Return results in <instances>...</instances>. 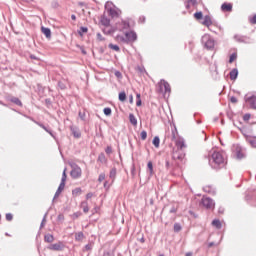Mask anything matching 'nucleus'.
Here are the masks:
<instances>
[{"instance_id":"nucleus-1","label":"nucleus","mask_w":256,"mask_h":256,"mask_svg":"<svg viewBox=\"0 0 256 256\" xmlns=\"http://www.w3.org/2000/svg\"><path fill=\"white\" fill-rule=\"evenodd\" d=\"M225 163V154L223 152L215 151L209 159V165L212 169H221V167H225Z\"/></svg>"},{"instance_id":"nucleus-2","label":"nucleus","mask_w":256,"mask_h":256,"mask_svg":"<svg viewBox=\"0 0 256 256\" xmlns=\"http://www.w3.org/2000/svg\"><path fill=\"white\" fill-rule=\"evenodd\" d=\"M202 45L207 49L208 51H213L215 49V39L211 37L209 34H204L202 36Z\"/></svg>"},{"instance_id":"nucleus-3","label":"nucleus","mask_w":256,"mask_h":256,"mask_svg":"<svg viewBox=\"0 0 256 256\" xmlns=\"http://www.w3.org/2000/svg\"><path fill=\"white\" fill-rule=\"evenodd\" d=\"M67 181V168L64 169L63 173H62V179L61 182L59 184V187L54 195V200L57 199L59 197V195H61V193H63V189H65V182Z\"/></svg>"},{"instance_id":"nucleus-4","label":"nucleus","mask_w":256,"mask_h":256,"mask_svg":"<svg viewBox=\"0 0 256 256\" xmlns=\"http://www.w3.org/2000/svg\"><path fill=\"white\" fill-rule=\"evenodd\" d=\"M125 37L123 36L120 37V41H122V43H129V42L133 43L137 41V33H135V31L125 32Z\"/></svg>"},{"instance_id":"nucleus-5","label":"nucleus","mask_w":256,"mask_h":256,"mask_svg":"<svg viewBox=\"0 0 256 256\" xmlns=\"http://www.w3.org/2000/svg\"><path fill=\"white\" fill-rule=\"evenodd\" d=\"M244 101L249 105L250 109H256V93H248L244 97Z\"/></svg>"},{"instance_id":"nucleus-6","label":"nucleus","mask_w":256,"mask_h":256,"mask_svg":"<svg viewBox=\"0 0 256 256\" xmlns=\"http://www.w3.org/2000/svg\"><path fill=\"white\" fill-rule=\"evenodd\" d=\"M107 13L112 19H119L123 12L117 6H113L107 9Z\"/></svg>"},{"instance_id":"nucleus-7","label":"nucleus","mask_w":256,"mask_h":256,"mask_svg":"<svg viewBox=\"0 0 256 256\" xmlns=\"http://www.w3.org/2000/svg\"><path fill=\"white\" fill-rule=\"evenodd\" d=\"M71 167H72V170L70 172V176L72 177V179H79L83 174L81 167H79V165L77 164H73Z\"/></svg>"},{"instance_id":"nucleus-8","label":"nucleus","mask_w":256,"mask_h":256,"mask_svg":"<svg viewBox=\"0 0 256 256\" xmlns=\"http://www.w3.org/2000/svg\"><path fill=\"white\" fill-rule=\"evenodd\" d=\"M131 29V24L127 20H121V22L116 23L117 31H129Z\"/></svg>"},{"instance_id":"nucleus-9","label":"nucleus","mask_w":256,"mask_h":256,"mask_svg":"<svg viewBox=\"0 0 256 256\" xmlns=\"http://www.w3.org/2000/svg\"><path fill=\"white\" fill-rule=\"evenodd\" d=\"M201 204L206 209H215V202L209 197H203L201 200Z\"/></svg>"},{"instance_id":"nucleus-10","label":"nucleus","mask_w":256,"mask_h":256,"mask_svg":"<svg viewBox=\"0 0 256 256\" xmlns=\"http://www.w3.org/2000/svg\"><path fill=\"white\" fill-rule=\"evenodd\" d=\"M48 249L50 251H63L65 249V243L59 241L57 243L51 244Z\"/></svg>"},{"instance_id":"nucleus-11","label":"nucleus","mask_w":256,"mask_h":256,"mask_svg":"<svg viewBox=\"0 0 256 256\" xmlns=\"http://www.w3.org/2000/svg\"><path fill=\"white\" fill-rule=\"evenodd\" d=\"M172 159H174V161H183V159H185V154L181 150H177L173 152Z\"/></svg>"},{"instance_id":"nucleus-12","label":"nucleus","mask_w":256,"mask_h":256,"mask_svg":"<svg viewBox=\"0 0 256 256\" xmlns=\"http://www.w3.org/2000/svg\"><path fill=\"white\" fill-rule=\"evenodd\" d=\"M202 25H205V27H208L209 31H213L211 26L213 25V20H211V16L206 15L204 17V20L202 21Z\"/></svg>"},{"instance_id":"nucleus-13","label":"nucleus","mask_w":256,"mask_h":256,"mask_svg":"<svg viewBox=\"0 0 256 256\" xmlns=\"http://www.w3.org/2000/svg\"><path fill=\"white\" fill-rule=\"evenodd\" d=\"M160 89H164V93H168V95L171 93V85L165 80H161Z\"/></svg>"},{"instance_id":"nucleus-14","label":"nucleus","mask_w":256,"mask_h":256,"mask_svg":"<svg viewBox=\"0 0 256 256\" xmlns=\"http://www.w3.org/2000/svg\"><path fill=\"white\" fill-rule=\"evenodd\" d=\"M70 131L73 137H75L76 139H79V137H81V131H79V128L75 126H70Z\"/></svg>"},{"instance_id":"nucleus-15","label":"nucleus","mask_w":256,"mask_h":256,"mask_svg":"<svg viewBox=\"0 0 256 256\" xmlns=\"http://www.w3.org/2000/svg\"><path fill=\"white\" fill-rule=\"evenodd\" d=\"M34 123H36V125H38L42 129H44V131H46V133H49V135H51V137H53V139H55V134H53V131H51V129L47 128L45 125L41 124L40 122L34 121Z\"/></svg>"},{"instance_id":"nucleus-16","label":"nucleus","mask_w":256,"mask_h":256,"mask_svg":"<svg viewBox=\"0 0 256 256\" xmlns=\"http://www.w3.org/2000/svg\"><path fill=\"white\" fill-rule=\"evenodd\" d=\"M221 10L230 13V11H233V4H231V3H223L221 5Z\"/></svg>"},{"instance_id":"nucleus-17","label":"nucleus","mask_w":256,"mask_h":256,"mask_svg":"<svg viewBox=\"0 0 256 256\" xmlns=\"http://www.w3.org/2000/svg\"><path fill=\"white\" fill-rule=\"evenodd\" d=\"M176 147L178 149V151H183V149H185V140L183 139H179L176 141Z\"/></svg>"},{"instance_id":"nucleus-18","label":"nucleus","mask_w":256,"mask_h":256,"mask_svg":"<svg viewBox=\"0 0 256 256\" xmlns=\"http://www.w3.org/2000/svg\"><path fill=\"white\" fill-rule=\"evenodd\" d=\"M239 76V70L237 68H234L230 71V79L231 81H235L237 77Z\"/></svg>"},{"instance_id":"nucleus-19","label":"nucleus","mask_w":256,"mask_h":256,"mask_svg":"<svg viewBox=\"0 0 256 256\" xmlns=\"http://www.w3.org/2000/svg\"><path fill=\"white\" fill-rule=\"evenodd\" d=\"M117 177V168H112L109 173V178L111 179L112 183H115V179Z\"/></svg>"},{"instance_id":"nucleus-20","label":"nucleus","mask_w":256,"mask_h":256,"mask_svg":"<svg viewBox=\"0 0 256 256\" xmlns=\"http://www.w3.org/2000/svg\"><path fill=\"white\" fill-rule=\"evenodd\" d=\"M101 25H103L104 27H109V25H111V20L105 16L101 17L100 20Z\"/></svg>"},{"instance_id":"nucleus-21","label":"nucleus","mask_w":256,"mask_h":256,"mask_svg":"<svg viewBox=\"0 0 256 256\" xmlns=\"http://www.w3.org/2000/svg\"><path fill=\"white\" fill-rule=\"evenodd\" d=\"M247 143H249V145H251V147H255L256 148V137H251L248 136L246 138Z\"/></svg>"},{"instance_id":"nucleus-22","label":"nucleus","mask_w":256,"mask_h":256,"mask_svg":"<svg viewBox=\"0 0 256 256\" xmlns=\"http://www.w3.org/2000/svg\"><path fill=\"white\" fill-rule=\"evenodd\" d=\"M45 243H53L55 241V237L52 234H46L44 236Z\"/></svg>"},{"instance_id":"nucleus-23","label":"nucleus","mask_w":256,"mask_h":256,"mask_svg":"<svg viewBox=\"0 0 256 256\" xmlns=\"http://www.w3.org/2000/svg\"><path fill=\"white\" fill-rule=\"evenodd\" d=\"M42 33L47 39H51V29L42 27Z\"/></svg>"},{"instance_id":"nucleus-24","label":"nucleus","mask_w":256,"mask_h":256,"mask_svg":"<svg viewBox=\"0 0 256 256\" xmlns=\"http://www.w3.org/2000/svg\"><path fill=\"white\" fill-rule=\"evenodd\" d=\"M85 239V234L83 232L75 233V241H83Z\"/></svg>"},{"instance_id":"nucleus-25","label":"nucleus","mask_w":256,"mask_h":256,"mask_svg":"<svg viewBox=\"0 0 256 256\" xmlns=\"http://www.w3.org/2000/svg\"><path fill=\"white\" fill-rule=\"evenodd\" d=\"M154 147H156V149H159V145L161 143V139L159 138V136H155L153 138V141H152Z\"/></svg>"},{"instance_id":"nucleus-26","label":"nucleus","mask_w":256,"mask_h":256,"mask_svg":"<svg viewBox=\"0 0 256 256\" xmlns=\"http://www.w3.org/2000/svg\"><path fill=\"white\" fill-rule=\"evenodd\" d=\"M98 161L103 164H107V157H105L104 153H100L98 156Z\"/></svg>"},{"instance_id":"nucleus-27","label":"nucleus","mask_w":256,"mask_h":256,"mask_svg":"<svg viewBox=\"0 0 256 256\" xmlns=\"http://www.w3.org/2000/svg\"><path fill=\"white\" fill-rule=\"evenodd\" d=\"M10 101H11L12 103H15V105H18V107H22V106H23V103H22L21 100H19V98H17V97L11 98Z\"/></svg>"},{"instance_id":"nucleus-28","label":"nucleus","mask_w":256,"mask_h":256,"mask_svg":"<svg viewBox=\"0 0 256 256\" xmlns=\"http://www.w3.org/2000/svg\"><path fill=\"white\" fill-rule=\"evenodd\" d=\"M129 121H130L131 125H134V126L137 125V118L135 117L134 114H129Z\"/></svg>"},{"instance_id":"nucleus-29","label":"nucleus","mask_w":256,"mask_h":256,"mask_svg":"<svg viewBox=\"0 0 256 256\" xmlns=\"http://www.w3.org/2000/svg\"><path fill=\"white\" fill-rule=\"evenodd\" d=\"M212 225H213V227H216V229H221V227H222L221 221L218 219L213 220Z\"/></svg>"},{"instance_id":"nucleus-30","label":"nucleus","mask_w":256,"mask_h":256,"mask_svg":"<svg viewBox=\"0 0 256 256\" xmlns=\"http://www.w3.org/2000/svg\"><path fill=\"white\" fill-rule=\"evenodd\" d=\"M81 207H82L84 213H89V205H88L87 201L82 202Z\"/></svg>"},{"instance_id":"nucleus-31","label":"nucleus","mask_w":256,"mask_h":256,"mask_svg":"<svg viewBox=\"0 0 256 256\" xmlns=\"http://www.w3.org/2000/svg\"><path fill=\"white\" fill-rule=\"evenodd\" d=\"M108 47H109V49H112L113 51H117V52L121 51V48H119V45H117V44L110 43L108 45Z\"/></svg>"},{"instance_id":"nucleus-32","label":"nucleus","mask_w":256,"mask_h":256,"mask_svg":"<svg viewBox=\"0 0 256 256\" xmlns=\"http://www.w3.org/2000/svg\"><path fill=\"white\" fill-rule=\"evenodd\" d=\"M47 215H49L48 212H46L43 216L42 222L40 224V229H43V227H45V223H47Z\"/></svg>"},{"instance_id":"nucleus-33","label":"nucleus","mask_w":256,"mask_h":256,"mask_svg":"<svg viewBox=\"0 0 256 256\" xmlns=\"http://www.w3.org/2000/svg\"><path fill=\"white\" fill-rule=\"evenodd\" d=\"M127 99V94L125 92H120L119 93V101H125Z\"/></svg>"},{"instance_id":"nucleus-34","label":"nucleus","mask_w":256,"mask_h":256,"mask_svg":"<svg viewBox=\"0 0 256 256\" xmlns=\"http://www.w3.org/2000/svg\"><path fill=\"white\" fill-rule=\"evenodd\" d=\"M148 170H149V174L153 175V162L149 161L147 164Z\"/></svg>"},{"instance_id":"nucleus-35","label":"nucleus","mask_w":256,"mask_h":256,"mask_svg":"<svg viewBox=\"0 0 256 256\" xmlns=\"http://www.w3.org/2000/svg\"><path fill=\"white\" fill-rule=\"evenodd\" d=\"M103 113H104V115L109 117L112 113L111 108H109V107L104 108Z\"/></svg>"},{"instance_id":"nucleus-36","label":"nucleus","mask_w":256,"mask_h":256,"mask_svg":"<svg viewBox=\"0 0 256 256\" xmlns=\"http://www.w3.org/2000/svg\"><path fill=\"white\" fill-rule=\"evenodd\" d=\"M181 229H182L181 224H179V223L174 224L175 233H179V231H181Z\"/></svg>"},{"instance_id":"nucleus-37","label":"nucleus","mask_w":256,"mask_h":256,"mask_svg":"<svg viewBox=\"0 0 256 256\" xmlns=\"http://www.w3.org/2000/svg\"><path fill=\"white\" fill-rule=\"evenodd\" d=\"M136 105H137V107H141V94H137L136 95Z\"/></svg>"},{"instance_id":"nucleus-38","label":"nucleus","mask_w":256,"mask_h":256,"mask_svg":"<svg viewBox=\"0 0 256 256\" xmlns=\"http://www.w3.org/2000/svg\"><path fill=\"white\" fill-rule=\"evenodd\" d=\"M82 190L81 188H76L72 191V195H81Z\"/></svg>"},{"instance_id":"nucleus-39","label":"nucleus","mask_w":256,"mask_h":256,"mask_svg":"<svg viewBox=\"0 0 256 256\" xmlns=\"http://www.w3.org/2000/svg\"><path fill=\"white\" fill-rule=\"evenodd\" d=\"M195 19H203V12H196L194 14Z\"/></svg>"},{"instance_id":"nucleus-40","label":"nucleus","mask_w":256,"mask_h":256,"mask_svg":"<svg viewBox=\"0 0 256 256\" xmlns=\"http://www.w3.org/2000/svg\"><path fill=\"white\" fill-rule=\"evenodd\" d=\"M235 59H237V53H232L230 55L229 63H233V61H235Z\"/></svg>"},{"instance_id":"nucleus-41","label":"nucleus","mask_w":256,"mask_h":256,"mask_svg":"<svg viewBox=\"0 0 256 256\" xmlns=\"http://www.w3.org/2000/svg\"><path fill=\"white\" fill-rule=\"evenodd\" d=\"M140 137H141L142 141H145V139H147V131L143 130L140 133Z\"/></svg>"},{"instance_id":"nucleus-42","label":"nucleus","mask_w":256,"mask_h":256,"mask_svg":"<svg viewBox=\"0 0 256 256\" xmlns=\"http://www.w3.org/2000/svg\"><path fill=\"white\" fill-rule=\"evenodd\" d=\"M89 29L87 27H80L79 35L83 36V33H87Z\"/></svg>"},{"instance_id":"nucleus-43","label":"nucleus","mask_w":256,"mask_h":256,"mask_svg":"<svg viewBox=\"0 0 256 256\" xmlns=\"http://www.w3.org/2000/svg\"><path fill=\"white\" fill-rule=\"evenodd\" d=\"M106 155H111L113 153V148L111 146H107L105 149Z\"/></svg>"},{"instance_id":"nucleus-44","label":"nucleus","mask_w":256,"mask_h":256,"mask_svg":"<svg viewBox=\"0 0 256 256\" xmlns=\"http://www.w3.org/2000/svg\"><path fill=\"white\" fill-rule=\"evenodd\" d=\"M58 87L59 89L65 90L67 89V86L65 85V83H63L62 81L58 82Z\"/></svg>"},{"instance_id":"nucleus-45","label":"nucleus","mask_w":256,"mask_h":256,"mask_svg":"<svg viewBox=\"0 0 256 256\" xmlns=\"http://www.w3.org/2000/svg\"><path fill=\"white\" fill-rule=\"evenodd\" d=\"M111 185H113L112 182H111V184H109V181H105V182H104V189H106V190L111 189Z\"/></svg>"},{"instance_id":"nucleus-46","label":"nucleus","mask_w":256,"mask_h":256,"mask_svg":"<svg viewBox=\"0 0 256 256\" xmlns=\"http://www.w3.org/2000/svg\"><path fill=\"white\" fill-rule=\"evenodd\" d=\"M99 183H102V181H105V173H101L98 177Z\"/></svg>"},{"instance_id":"nucleus-47","label":"nucleus","mask_w":256,"mask_h":256,"mask_svg":"<svg viewBox=\"0 0 256 256\" xmlns=\"http://www.w3.org/2000/svg\"><path fill=\"white\" fill-rule=\"evenodd\" d=\"M6 221H13V214L7 213L6 214Z\"/></svg>"},{"instance_id":"nucleus-48","label":"nucleus","mask_w":256,"mask_h":256,"mask_svg":"<svg viewBox=\"0 0 256 256\" xmlns=\"http://www.w3.org/2000/svg\"><path fill=\"white\" fill-rule=\"evenodd\" d=\"M188 3H190L192 5V7H197V5H198L197 0H188Z\"/></svg>"},{"instance_id":"nucleus-49","label":"nucleus","mask_w":256,"mask_h":256,"mask_svg":"<svg viewBox=\"0 0 256 256\" xmlns=\"http://www.w3.org/2000/svg\"><path fill=\"white\" fill-rule=\"evenodd\" d=\"M93 249V246L91 244H86L84 247V251H91Z\"/></svg>"},{"instance_id":"nucleus-50","label":"nucleus","mask_w":256,"mask_h":256,"mask_svg":"<svg viewBox=\"0 0 256 256\" xmlns=\"http://www.w3.org/2000/svg\"><path fill=\"white\" fill-rule=\"evenodd\" d=\"M249 119H251V114L247 113L243 116L244 121H249Z\"/></svg>"},{"instance_id":"nucleus-51","label":"nucleus","mask_w":256,"mask_h":256,"mask_svg":"<svg viewBox=\"0 0 256 256\" xmlns=\"http://www.w3.org/2000/svg\"><path fill=\"white\" fill-rule=\"evenodd\" d=\"M78 115H79V117H80V119L82 120V121H85V112H79L78 113Z\"/></svg>"},{"instance_id":"nucleus-52","label":"nucleus","mask_w":256,"mask_h":256,"mask_svg":"<svg viewBox=\"0 0 256 256\" xmlns=\"http://www.w3.org/2000/svg\"><path fill=\"white\" fill-rule=\"evenodd\" d=\"M250 23H252V25H256V14L250 18Z\"/></svg>"},{"instance_id":"nucleus-53","label":"nucleus","mask_w":256,"mask_h":256,"mask_svg":"<svg viewBox=\"0 0 256 256\" xmlns=\"http://www.w3.org/2000/svg\"><path fill=\"white\" fill-rule=\"evenodd\" d=\"M64 219H65V216L63 214H59L57 217L58 221H64Z\"/></svg>"},{"instance_id":"nucleus-54","label":"nucleus","mask_w":256,"mask_h":256,"mask_svg":"<svg viewBox=\"0 0 256 256\" xmlns=\"http://www.w3.org/2000/svg\"><path fill=\"white\" fill-rule=\"evenodd\" d=\"M243 153H241V151L237 152V159H243Z\"/></svg>"},{"instance_id":"nucleus-55","label":"nucleus","mask_w":256,"mask_h":256,"mask_svg":"<svg viewBox=\"0 0 256 256\" xmlns=\"http://www.w3.org/2000/svg\"><path fill=\"white\" fill-rule=\"evenodd\" d=\"M165 167L166 169H171V163L168 160H166Z\"/></svg>"},{"instance_id":"nucleus-56","label":"nucleus","mask_w":256,"mask_h":256,"mask_svg":"<svg viewBox=\"0 0 256 256\" xmlns=\"http://www.w3.org/2000/svg\"><path fill=\"white\" fill-rule=\"evenodd\" d=\"M139 23H145V16L139 17Z\"/></svg>"},{"instance_id":"nucleus-57","label":"nucleus","mask_w":256,"mask_h":256,"mask_svg":"<svg viewBox=\"0 0 256 256\" xmlns=\"http://www.w3.org/2000/svg\"><path fill=\"white\" fill-rule=\"evenodd\" d=\"M231 103H237V98L235 96H232L230 98Z\"/></svg>"},{"instance_id":"nucleus-58","label":"nucleus","mask_w":256,"mask_h":256,"mask_svg":"<svg viewBox=\"0 0 256 256\" xmlns=\"http://www.w3.org/2000/svg\"><path fill=\"white\" fill-rule=\"evenodd\" d=\"M91 197H93V193L89 192L86 194V199H91Z\"/></svg>"},{"instance_id":"nucleus-59","label":"nucleus","mask_w":256,"mask_h":256,"mask_svg":"<svg viewBox=\"0 0 256 256\" xmlns=\"http://www.w3.org/2000/svg\"><path fill=\"white\" fill-rule=\"evenodd\" d=\"M186 9H191V3H189L188 0L186 1Z\"/></svg>"},{"instance_id":"nucleus-60","label":"nucleus","mask_w":256,"mask_h":256,"mask_svg":"<svg viewBox=\"0 0 256 256\" xmlns=\"http://www.w3.org/2000/svg\"><path fill=\"white\" fill-rule=\"evenodd\" d=\"M234 39H236V41H243V40H241V37L239 35H235Z\"/></svg>"},{"instance_id":"nucleus-61","label":"nucleus","mask_w":256,"mask_h":256,"mask_svg":"<svg viewBox=\"0 0 256 256\" xmlns=\"http://www.w3.org/2000/svg\"><path fill=\"white\" fill-rule=\"evenodd\" d=\"M71 19H72V21H76L77 20V16H75V14H72L71 15Z\"/></svg>"},{"instance_id":"nucleus-62","label":"nucleus","mask_w":256,"mask_h":256,"mask_svg":"<svg viewBox=\"0 0 256 256\" xmlns=\"http://www.w3.org/2000/svg\"><path fill=\"white\" fill-rule=\"evenodd\" d=\"M115 76H116V77H121V72L116 71V72H115Z\"/></svg>"},{"instance_id":"nucleus-63","label":"nucleus","mask_w":256,"mask_h":256,"mask_svg":"<svg viewBox=\"0 0 256 256\" xmlns=\"http://www.w3.org/2000/svg\"><path fill=\"white\" fill-rule=\"evenodd\" d=\"M214 245H215V242H210V243H208V247H209V248L213 247Z\"/></svg>"},{"instance_id":"nucleus-64","label":"nucleus","mask_w":256,"mask_h":256,"mask_svg":"<svg viewBox=\"0 0 256 256\" xmlns=\"http://www.w3.org/2000/svg\"><path fill=\"white\" fill-rule=\"evenodd\" d=\"M185 256H193V253H192V252H187V253L185 254Z\"/></svg>"}]
</instances>
